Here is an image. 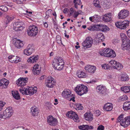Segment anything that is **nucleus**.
<instances>
[{
  "mask_svg": "<svg viewBox=\"0 0 130 130\" xmlns=\"http://www.w3.org/2000/svg\"><path fill=\"white\" fill-rule=\"evenodd\" d=\"M75 106L74 107H75V109L77 110H82L84 109V107L82 105L79 103L75 104Z\"/></svg>",
  "mask_w": 130,
  "mask_h": 130,
  "instance_id": "obj_38",
  "label": "nucleus"
},
{
  "mask_svg": "<svg viewBox=\"0 0 130 130\" xmlns=\"http://www.w3.org/2000/svg\"><path fill=\"white\" fill-rule=\"evenodd\" d=\"M24 25L23 22H14L13 23V29L17 31H21L23 29V25Z\"/></svg>",
  "mask_w": 130,
  "mask_h": 130,
  "instance_id": "obj_9",
  "label": "nucleus"
},
{
  "mask_svg": "<svg viewBox=\"0 0 130 130\" xmlns=\"http://www.w3.org/2000/svg\"><path fill=\"white\" fill-rule=\"evenodd\" d=\"M89 19L90 20L91 22H94V20L93 19V16L90 17L89 18Z\"/></svg>",
  "mask_w": 130,
  "mask_h": 130,
  "instance_id": "obj_64",
  "label": "nucleus"
},
{
  "mask_svg": "<svg viewBox=\"0 0 130 130\" xmlns=\"http://www.w3.org/2000/svg\"><path fill=\"white\" fill-rule=\"evenodd\" d=\"M66 115L67 117L72 119L75 122H77L79 121V117L77 114L73 111H68L66 114Z\"/></svg>",
  "mask_w": 130,
  "mask_h": 130,
  "instance_id": "obj_10",
  "label": "nucleus"
},
{
  "mask_svg": "<svg viewBox=\"0 0 130 130\" xmlns=\"http://www.w3.org/2000/svg\"><path fill=\"white\" fill-rule=\"evenodd\" d=\"M87 29L88 30L92 31L97 30V28L94 25L88 27Z\"/></svg>",
  "mask_w": 130,
  "mask_h": 130,
  "instance_id": "obj_46",
  "label": "nucleus"
},
{
  "mask_svg": "<svg viewBox=\"0 0 130 130\" xmlns=\"http://www.w3.org/2000/svg\"><path fill=\"white\" fill-rule=\"evenodd\" d=\"M110 66L108 64H104L102 66V68L105 69H109Z\"/></svg>",
  "mask_w": 130,
  "mask_h": 130,
  "instance_id": "obj_52",
  "label": "nucleus"
},
{
  "mask_svg": "<svg viewBox=\"0 0 130 130\" xmlns=\"http://www.w3.org/2000/svg\"><path fill=\"white\" fill-rule=\"evenodd\" d=\"M122 48L123 50H128L130 46L129 43L128 44L127 42H125L124 43H122Z\"/></svg>",
  "mask_w": 130,
  "mask_h": 130,
  "instance_id": "obj_35",
  "label": "nucleus"
},
{
  "mask_svg": "<svg viewBox=\"0 0 130 130\" xmlns=\"http://www.w3.org/2000/svg\"><path fill=\"white\" fill-rule=\"evenodd\" d=\"M75 11L73 8H71L70 9V14L71 15L73 14V13H74Z\"/></svg>",
  "mask_w": 130,
  "mask_h": 130,
  "instance_id": "obj_58",
  "label": "nucleus"
},
{
  "mask_svg": "<svg viewBox=\"0 0 130 130\" xmlns=\"http://www.w3.org/2000/svg\"><path fill=\"white\" fill-rule=\"evenodd\" d=\"M41 67L38 64H36L33 68L32 72L35 75L38 74L40 72Z\"/></svg>",
  "mask_w": 130,
  "mask_h": 130,
  "instance_id": "obj_26",
  "label": "nucleus"
},
{
  "mask_svg": "<svg viewBox=\"0 0 130 130\" xmlns=\"http://www.w3.org/2000/svg\"><path fill=\"white\" fill-rule=\"evenodd\" d=\"M28 79L27 78H20L18 79L17 80L16 83L18 85V86H20L22 87V89L19 88L20 89H24V88L25 87H23L24 86H25L26 85V80Z\"/></svg>",
  "mask_w": 130,
  "mask_h": 130,
  "instance_id": "obj_14",
  "label": "nucleus"
},
{
  "mask_svg": "<svg viewBox=\"0 0 130 130\" xmlns=\"http://www.w3.org/2000/svg\"><path fill=\"white\" fill-rule=\"evenodd\" d=\"M56 41L59 44L61 42V38L59 35L57 36L56 37Z\"/></svg>",
  "mask_w": 130,
  "mask_h": 130,
  "instance_id": "obj_50",
  "label": "nucleus"
},
{
  "mask_svg": "<svg viewBox=\"0 0 130 130\" xmlns=\"http://www.w3.org/2000/svg\"><path fill=\"white\" fill-rule=\"evenodd\" d=\"M112 14L110 13L105 14L103 17L102 19L106 22H111L112 21Z\"/></svg>",
  "mask_w": 130,
  "mask_h": 130,
  "instance_id": "obj_20",
  "label": "nucleus"
},
{
  "mask_svg": "<svg viewBox=\"0 0 130 130\" xmlns=\"http://www.w3.org/2000/svg\"><path fill=\"white\" fill-rule=\"evenodd\" d=\"M69 11V9L68 8H65L63 10V12L64 13H67Z\"/></svg>",
  "mask_w": 130,
  "mask_h": 130,
  "instance_id": "obj_60",
  "label": "nucleus"
},
{
  "mask_svg": "<svg viewBox=\"0 0 130 130\" xmlns=\"http://www.w3.org/2000/svg\"><path fill=\"white\" fill-rule=\"evenodd\" d=\"M121 79L123 81H125L128 80V76L126 74H122L121 76Z\"/></svg>",
  "mask_w": 130,
  "mask_h": 130,
  "instance_id": "obj_43",
  "label": "nucleus"
},
{
  "mask_svg": "<svg viewBox=\"0 0 130 130\" xmlns=\"http://www.w3.org/2000/svg\"><path fill=\"white\" fill-rule=\"evenodd\" d=\"M20 91L23 94L32 95L36 93L37 88L32 87H28L26 88H24V89H20Z\"/></svg>",
  "mask_w": 130,
  "mask_h": 130,
  "instance_id": "obj_4",
  "label": "nucleus"
},
{
  "mask_svg": "<svg viewBox=\"0 0 130 130\" xmlns=\"http://www.w3.org/2000/svg\"><path fill=\"white\" fill-rule=\"evenodd\" d=\"M76 75L79 78H84L86 77V73L82 71H78L76 73Z\"/></svg>",
  "mask_w": 130,
  "mask_h": 130,
  "instance_id": "obj_28",
  "label": "nucleus"
},
{
  "mask_svg": "<svg viewBox=\"0 0 130 130\" xmlns=\"http://www.w3.org/2000/svg\"><path fill=\"white\" fill-rule=\"evenodd\" d=\"M38 59V56L31 57H30L27 60V62L29 63H33L37 61Z\"/></svg>",
  "mask_w": 130,
  "mask_h": 130,
  "instance_id": "obj_31",
  "label": "nucleus"
},
{
  "mask_svg": "<svg viewBox=\"0 0 130 130\" xmlns=\"http://www.w3.org/2000/svg\"><path fill=\"white\" fill-rule=\"evenodd\" d=\"M120 99L122 101L126 100L128 99V97L126 95H123L120 98Z\"/></svg>",
  "mask_w": 130,
  "mask_h": 130,
  "instance_id": "obj_49",
  "label": "nucleus"
},
{
  "mask_svg": "<svg viewBox=\"0 0 130 130\" xmlns=\"http://www.w3.org/2000/svg\"><path fill=\"white\" fill-rule=\"evenodd\" d=\"M34 47L33 45L29 44L27 47V48L24 51L25 54L27 56L30 55L34 51Z\"/></svg>",
  "mask_w": 130,
  "mask_h": 130,
  "instance_id": "obj_13",
  "label": "nucleus"
},
{
  "mask_svg": "<svg viewBox=\"0 0 130 130\" xmlns=\"http://www.w3.org/2000/svg\"><path fill=\"white\" fill-rule=\"evenodd\" d=\"M51 10H48V11L46 12V16L45 17V19H47L48 18L49 15L48 14H49V13H51Z\"/></svg>",
  "mask_w": 130,
  "mask_h": 130,
  "instance_id": "obj_53",
  "label": "nucleus"
},
{
  "mask_svg": "<svg viewBox=\"0 0 130 130\" xmlns=\"http://www.w3.org/2000/svg\"><path fill=\"white\" fill-rule=\"evenodd\" d=\"M115 52L113 50L110 49L109 53V55H108V57L111 58H113L116 56Z\"/></svg>",
  "mask_w": 130,
  "mask_h": 130,
  "instance_id": "obj_37",
  "label": "nucleus"
},
{
  "mask_svg": "<svg viewBox=\"0 0 130 130\" xmlns=\"http://www.w3.org/2000/svg\"><path fill=\"white\" fill-rule=\"evenodd\" d=\"M93 41L92 38L90 37H88L82 42V45L85 48H89L92 46Z\"/></svg>",
  "mask_w": 130,
  "mask_h": 130,
  "instance_id": "obj_6",
  "label": "nucleus"
},
{
  "mask_svg": "<svg viewBox=\"0 0 130 130\" xmlns=\"http://www.w3.org/2000/svg\"><path fill=\"white\" fill-rule=\"evenodd\" d=\"M123 67L122 65L119 62H118L115 67H114V69L120 70L123 69Z\"/></svg>",
  "mask_w": 130,
  "mask_h": 130,
  "instance_id": "obj_39",
  "label": "nucleus"
},
{
  "mask_svg": "<svg viewBox=\"0 0 130 130\" xmlns=\"http://www.w3.org/2000/svg\"><path fill=\"white\" fill-rule=\"evenodd\" d=\"M126 32L128 36L129 37H130V29H129Z\"/></svg>",
  "mask_w": 130,
  "mask_h": 130,
  "instance_id": "obj_61",
  "label": "nucleus"
},
{
  "mask_svg": "<svg viewBox=\"0 0 130 130\" xmlns=\"http://www.w3.org/2000/svg\"><path fill=\"white\" fill-rule=\"evenodd\" d=\"M93 19L94 22H97L100 20V17L97 15H95L93 16Z\"/></svg>",
  "mask_w": 130,
  "mask_h": 130,
  "instance_id": "obj_45",
  "label": "nucleus"
},
{
  "mask_svg": "<svg viewBox=\"0 0 130 130\" xmlns=\"http://www.w3.org/2000/svg\"><path fill=\"white\" fill-rule=\"evenodd\" d=\"M96 38L100 40L101 41H103L105 38V37L103 34L101 33H99L97 34Z\"/></svg>",
  "mask_w": 130,
  "mask_h": 130,
  "instance_id": "obj_32",
  "label": "nucleus"
},
{
  "mask_svg": "<svg viewBox=\"0 0 130 130\" xmlns=\"http://www.w3.org/2000/svg\"><path fill=\"white\" fill-rule=\"evenodd\" d=\"M28 34L30 36H35L38 32L37 27L34 25L30 26L29 28Z\"/></svg>",
  "mask_w": 130,
  "mask_h": 130,
  "instance_id": "obj_8",
  "label": "nucleus"
},
{
  "mask_svg": "<svg viewBox=\"0 0 130 130\" xmlns=\"http://www.w3.org/2000/svg\"><path fill=\"white\" fill-rule=\"evenodd\" d=\"M53 80V78L51 76H49L46 80V85L49 88L53 87L55 84Z\"/></svg>",
  "mask_w": 130,
  "mask_h": 130,
  "instance_id": "obj_18",
  "label": "nucleus"
},
{
  "mask_svg": "<svg viewBox=\"0 0 130 130\" xmlns=\"http://www.w3.org/2000/svg\"><path fill=\"white\" fill-rule=\"evenodd\" d=\"M9 61L10 62L15 63H17L21 60V59L18 56H15L14 55H11L8 57Z\"/></svg>",
  "mask_w": 130,
  "mask_h": 130,
  "instance_id": "obj_15",
  "label": "nucleus"
},
{
  "mask_svg": "<svg viewBox=\"0 0 130 130\" xmlns=\"http://www.w3.org/2000/svg\"><path fill=\"white\" fill-rule=\"evenodd\" d=\"M6 103L2 101H0V111H1L2 109L3 108Z\"/></svg>",
  "mask_w": 130,
  "mask_h": 130,
  "instance_id": "obj_51",
  "label": "nucleus"
},
{
  "mask_svg": "<svg viewBox=\"0 0 130 130\" xmlns=\"http://www.w3.org/2000/svg\"><path fill=\"white\" fill-rule=\"evenodd\" d=\"M113 107V105L112 104L107 103L104 105L103 108L104 110L107 111H109L112 109Z\"/></svg>",
  "mask_w": 130,
  "mask_h": 130,
  "instance_id": "obj_27",
  "label": "nucleus"
},
{
  "mask_svg": "<svg viewBox=\"0 0 130 130\" xmlns=\"http://www.w3.org/2000/svg\"><path fill=\"white\" fill-rule=\"evenodd\" d=\"M45 105L47 107L48 109L49 110H51L53 106L50 103L47 102L45 103Z\"/></svg>",
  "mask_w": 130,
  "mask_h": 130,
  "instance_id": "obj_47",
  "label": "nucleus"
},
{
  "mask_svg": "<svg viewBox=\"0 0 130 130\" xmlns=\"http://www.w3.org/2000/svg\"><path fill=\"white\" fill-rule=\"evenodd\" d=\"M98 25L100 27H102L101 30L102 31H106L109 30V28L106 26L101 24H99Z\"/></svg>",
  "mask_w": 130,
  "mask_h": 130,
  "instance_id": "obj_40",
  "label": "nucleus"
},
{
  "mask_svg": "<svg viewBox=\"0 0 130 130\" xmlns=\"http://www.w3.org/2000/svg\"><path fill=\"white\" fill-rule=\"evenodd\" d=\"M129 21H124L122 22H117L115 24L117 28L121 29H124L129 26Z\"/></svg>",
  "mask_w": 130,
  "mask_h": 130,
  "instance_id": "obj_7",
  "label": "nucleus"
},
{
  "mask_svg": "<svg viewBox=\"0 0 130 130\" xmlns=\"http://www.w3.org/2000/svg\"><path fill=\"white\" fill-rule=\"evenodd\" d=\"M43 24L44 27L46 28H47L48 27V25L46 22H45L43 23Z\"/></svg>",
  "mask_w": 130,
  "mask_h": 130,
  "instance_id": "obj_62",
  "label": "nucleus"
},
{
  "mask_svg": "<svg viewBox=\"0 0 130 130\" xmlns=\"http://www.w3.org/2000/svg\"><path fill=\"white\" fill-rule=\"evenodd\" d=\"M0 10L5 12L7 11L8 10L7 8L5 6H0Z\"/></svg>",
  "mask_w": 130,
  "mask_h": 130,
  "instance_id": "obj_48",
  "label": "nucleus"
},
{
  "mask_svg": "<svg viewBox=\"0 0 130 130\" xmlns=\"http://www.w3.org/2000/svg\"><path fill=\"white\" fill-rule=\"evenodd\" d=\"M101 42V41L100 40L96 38L94 39V40L93 43L94 44H97V43H99V42Z\"/></svg>",
  "mask_w": 130,
  "mask_h": 130,
  "instance_id": "obj_56",
  "label": "nucleus"
},
{
  "mask_svg": "<svg viewBox=\"0 0 130 130\" xmlns=\"http://www.w3.org/2000/svg\"><path fill=\"white\" fill-rule=\"evenodd\" d=\"M96 91L100 94H104L106 93V88L105 86L100 85L96 87Z\"/></svg>",
  "mask_w": 130,
  "mask_h": 130,
  "instance_id": "obj_17",
  "label": "nucleus"
},
{
  "mask_svg": "<svg viewBox=\"0 0 130 130\" xmlns=\"http://www.w3.org/2000/svg\"><path fill=\"white\" fill-rule=\"evenodd\" d=\"M117 120L116 123L120 122V125L125 128L127 127L130 124V116L126 117L123 119V115H121Z\"/></svg>",
  "mask_w": 130,
  "mask_h": 130,
  "instance_id": "obj_2",
  "label": "nucleus"
},
{
  "mask_svg": "<svg viewBox=\"0 0 130 130\" xmlns=\"http://www.w3.org/2000/svg\"><path fill=\"white\" fill-rule=\"evenodd\" d=\"M13 44L16 48L18 49H20L24 45L23 42L19 39H14Z\"/></svg>",
  "mask_w": 130,
  "mask_h": 130,
  "instance_id": "obj_16",
  "label": "nucleus"
},
{
  "mask_svg": "<svg viewBox=\"0 0 130 130\" xmlns=\"http://www.w3.org/2000/svg\"><path fill=\"white\" fill-rule=\"evenodd\" d=\"M95 114L96 116H99L101 114V112L99 110H96L95 112Z\"/></svg>",
  "mask_w": 130,
  "mask_h": 130,
  "instance_id": "obj_57",
  "label": "nucleus"
},
{
  "mask_svg": "<svg viewBox=\"0 0 130 130\" xmlns=\"http://www.w3.org/2000/svg\"><path fill=\"white\" fill-rule=\"evenodd\" d=\"M120 36L121 38V39L122 41V43H124L125 42H127L128 44L130 43V40L125 34L123 33H121Z\"/></svg>",
  "mask_w": 130,
  "mask_h": 130,
  "instance_id": "obj_25",
  "label": "nucleus"
},
{
  "mask_svg": "<svg viewBox=\"0 0 130 130\" xmlns=\"http://www.w3.org/2000/svg\"><path fill=\"white\" fill-rule=\"evenodd\" d=\"M123 108L125 111H127L130 109V102H125L123 104Z\"/></svg>",
  "mask_w": 130,
  "mask_h": 130,
  "instance_id": "obj_33",
  "label": "nucleus"
},
{
  "mask_svg": "<svg viewBox=\"0 0 130 130\" xmlns=\"http://www.w3.org/2000/svg\"><path fill=\"white\" fill-rule=\"evenodd\" d=\"M93 4L95 6L98 8L101 7L100 2L99 1H94L93 2Z\"/></svg>",
  "mask_w": 130,
  "mask_h": 130,
  "instance_id": "obj_44",
  "label": "nucleus"
},
{
  "mask_svg": "<svg viewBox=\"0 0 130 130\" xmlns=\"http://www.w3.org/2000/svg\"><path fill=\"white\" fill-rule=\"evenodd\" d=\"M104 127L102 125L99 126L97 128V130H104Z\"/></svg>",
  "mask_w": 130,
  "mask_h": 130,
  "instance_id": "obj_55",
  "label": "nucleus"
},
{
  "mask_svg": "<svg viewBox=\"0 0 130 130\" xmlns=\"http://www.w3.org/2000/svg\"><path fill=\"white\" fill-rule=\"evenodd\" d=\"M128 11L125 9L122 10L118 13V18L119 19H124L128 15Z\"/></svg>",
  "mask_w": 130,
  "mask_h": 130,
  "instance_id": "obj_19",
  "label": "nucleus"
},
{
  "mask_svg": "<svg viewBox=\"0 0 130 130\" xmlns=\"http://www.w3.org/2000/svg\"><path fill=\"white\" fill-rule=\"evenodd\" d=\"M39 111L38 108L35 106L32 107L31 108V112L32 115L36 116L38 114Z\"/></svg>",
  "mask_w": 130,
  "mask_h": 130,
  "instance_id": "obj_23",
  "label": "nucleus"
},
{
  "mask_svg": "<svg viewBox=\"0 0 130 130\" xmlns=\"http://www.w3.org/2000/svg\"><path fill=\"white\" fill-rule=\"evenodd\" d=\"M17 3L18 4H22L23 3V1H19V0L18 1H17Z\"/></svg>",
  "mask_w": 130,
  "mask_h": 130,
  "instance_id": "obj_63",
  "label": "nucleus"
},
{
  "mask_svg": "<svg viewBox=\"0 0 130 130\" xmlns=\"http://www.w3.org/2000/svg\"><path fill=\"white\" fill-rule=\"evenodd\" d=\"M12 94L13 97L15 99L18 100L20 99V96L18 91H12Z\"/></svg>",
  "mask_w": 130,
  "mask_h": 130,
  "instance_id": "obj_34",
  "label": "nucleus"
},
{
  "mask_svg": "<svg viewBox=\"0 0 130 130\" xmlns=\"http://www.w3.org/2000/svg\"><path fill=\"white\" fill-rule=\"evenodd\" d=\"M62 95L63 97L70 101L72 100L73 102L75 101L73 94H71V91L69 89H64L62 93Z\"/></svg>",
  "mask_w": 130,
  "mask_h": 130,
  "instance_id": "obj_5",
  "label": "nucleus"
},
{
  "mask_svg": "<svg viewBox=\"0 0 130 130\" xmlns=\"http://www.w3.org/2000/svg\"><path fill=\"white\" fill-rule=\"evenodd\" d=\"M12 111L11 107L7 108L3 112L2 116L3 118L5 119L11 117L12 114Z\"/></svg>",
  "mask_w": 130,
  "mask_h": 130,
  "instance_id": "obj_12",
  "label": "nucleus"
},
{
  "mask_svg": "<svg viewBox=\"0 0 130 130\" xmlns=\"http://www.w3.org/2000/svg\"><path fill=\"white\" fill-rule=\"evenodd\" d=\"M9 83V81L5 78L2 79L0 80V86H2L3 88H6Z\"/></svg>",
  "mask_w": 130,
  "mask_h": 130,
  "instance_id": "obj_24",
  "label": "nucleus"
},
{
  "mask_svg": "<svg viewBox=\"0 0 130 130\" xmlns=\"http://www.w3.org/2000/svg\"><path fill=\"white\" fill-rule=\"evenodd\" d=\"M118 62L115 60H112L109 62V64L110 66H112L114 69V67H115Z\"/></svg>",
  "mask_w": 130,
  "mask_h": 130,
  "instance_id": "obj_42",
  "label": "nucleus"
},
{
  "mask_svg": "<svg viewBox=\"0 0 130 130\" xmlns=\"http://www.w3.org/2000/svg\"><path fill=\"white\" fill-rule=\"evenodd\" d=\"M73 2L74 3L77 4L78 5H80L81 4L80 0H74Z\"/></svg>",
  "mask_w": 130,
  "mask_h": 130,
  "instance_id": "obj_54",
  "label": "nucleus"
},
{
  "mask_svg": "<svg viewBox=\"0 0 130 130\" xmlns=\"http://www.w3.org/2000/svg\"><path fill=\"white\" fill-rule=\"evenodd\" d=\"M87 87L82 84L78 85L74 89L75 92L78 94L82 96L84 94L86 93L88 91Z\"/></svg>",
  "mask_w": 130,
  "mask_h": 130,
  "instance_id": "obj_3",
  "label": "nucleus"
},
{
  "mask_svg": "<svg viewBox=\"0 0 130 130\" xmlns=\"http://www.w3.org/2000/svg\"><path fill=\"white\" fill-rule=\"evenodd\" d=\"M84 69L87 72L92 73L94 72L96 69L95 67L89 65H87L85 66Z\"/></svg>",
  "mask_w": 130,
  "mask_h": 130,
  "instance_id": "obj_21",
  "label": "nucleus"
},
{
  "mask_svg": "<svg viewBox=\"0 0 130 130\" xmlns=\"http://www.w3.org/2000/svg\"><path fill=\"white\" fill-rule=\"evenodd\" d=\"M121 90L125 93H128L130 91V86H124L121 88Z\"/></svg>",
  "mask_w": 130,
  "mask_h": 130,
  "instance_id": "obj_36",
  "label": "nucleus"
},
{
  "mask_svg": "<svg viewBox=\"0 0 130 130\" xmlns=\"http://www.w3.org/2000/svg\"><path fill=\"white\" fill-rule=\"evenodd\" d=\"M64 64V62L61 57H57L54 59L52 65L55 69L61 70L63 69Z\"/></svg>",
  "mask_w": 130,
  "mask_h": 130,
  "instance_id": "obj_1",
  "label": "nucleus"
},
{
  "mask_svg": "<svg viewBox=\"0 0 130 130\" xmlns=\"http://www.w3.org/2000/svg\"><path fill=\"white\" fill-rule=\"evenodd\" d=\"M110 49L108 48L106 49H105L102 51L99 52V53L101 56L108 57V55H109V53Z\"/></svg>",
  "mask_w": 130,
  "mask_h": 130,
  "instance_id": "obj_30",
  "label": "nucleus"
},
{
  "mask_svg": "<svg viewBox=\"0 0 130 130\" xmlns=\"http://www.w3.org/2000/svg\"><path fill=\"white\" fill-rule=\"evenodd\" d=\"M48 124L51 126H55L58 123L57 119L52 116H50L47 118Z\"/></svg>",
  "mask_w": 130,
  "mask_h": 130,
  "instance_id": "obj_11",
  "label": "nucleus"
},
{
  "mask_svg": "<svg viewBox=\"0 0 130 130\" xmlns=\"http://www.w3.org/2000/svg\"><path fill=\"white\" fill-rule=\"evenodd\" d=\"M79 14V13L78 12H76V11H75L74 13V17L75 18H76L78 15Z\"/></svg>",
  "mask_w": 130,
  "mask_h": 130,
  "instance_id": "obj_59",
  "label": "nucleus"
},
{
  "mask_svg": "<svg viewBox=\"0 0 130 130\" xmlns=\"http://www.w3.org/2000/svg\"><path fill=\"white\" fill-rule=\"evenodd\" d=\"M14 18V17L13 16L7 15L6 17V23H8L12 21Z\"/></svg>",
  "mask_w": 130,
  "mask_h": 130,
  "instance_id": "obj_41",
  "label": "nucleus"
},
{
  "mask_svg": "<svg viewBox=\"0 0 130 130\" xmlns=\"http://www.w3.org/2000/svg\"><path fill=\"white\" fill-rule=\"evenodd\" d=\"M78 128L82 130H89L90 129H93V127L92 126H89L87 125H82L79 126Z\"/></svg>",
  "mask_w": 130,
  "mask_h": 130,
  "instance_id": "obj_29",
  "label": "nucleus"
},
{
  "mask_svg": "<svg viewBox=\"0 0 130 130\" xmlns=\"http://www.w3.org/2000/svg\"><path fill=\"white\" fill-rule=\"evenodd\" d=\"M84 115V118L87 121H91L93 119V115L91 112H86Z\"/></svg>",
  "mask_w": 130,
  "mask_h": 130,
  "instance_id": "obj_22",
  "label": "nucleus"
}]
</instances>
